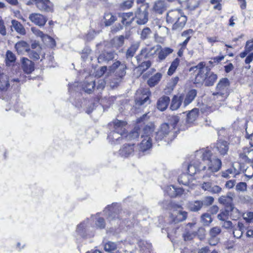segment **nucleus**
<instances>
[{
  "instance_id": "603ef678",
  "label": "nucleus",
  "mask_w": 253,
  "mask_h": 253,
  "mask_svg": "<svg viewBox=\"0 0 253 253\" xmlns=\"http://www.w3.org/2000/svg\"><path fill=\"white\" fill-rule=\"evenodd\" d=\"M179 121V118L178 116H169V125L172 128L174 129Z\"/></svg>"
},
{
  "instance_id": "c03bdc74",
  "label": "nucleus",
  "mask_w": 253,
  "mask_h": 253,
  "mask_svg": "<svg viewBox=\"0 0 253 253\" xmlns=\"http://www.w3.org/2000/svg\"><path fill=\"white\" fill-rule=\"evenodd\" d=\"M16 60V56L11 51L8 50L6 53L5 63L7 66H10V64L14 63Z\"/></svg>"
},
{
  "instance_id": "c85d7f7f",
  "label": "nucleus",
  "mask_w": 253,
  "mask_h": 253,
  "mask_svg": "<svg viewBox=\"0 0 253 253\" xmlns=\"http://www.w3.org/2000/svg\"><path fill=\"white\" fill-rule=\"evenodd\" d=\"M170 99L169 97L167 96H163L160 98L157 103V108L161 111H163L165 110L168 105L169 103Z\"/></svg>"
},
{
  "instance_id": "9b49d317",
  "label": "nucleus",
  "mask_w": 253,
  "mask_h": 253,
  "mask_svg": "<svg viewBox=\"0 0 253 253\" xmlns=\"http://www.w3.org/2000/svg\"><path fill=\"white\" fill-rule=\"evenodd\" d=\"M119 205L117 203L112 204L111 206H108L104 211L105 214L108 215V219L111 221L114 220L116 221L118 220V216L116 217L118 215V211H119Z\"/></svg>"
},
{
  "instance_id": "0e129e2a",
  "label": "nucleus",
  "mask_w": 253,
  "mask_h": 253,
  "mask_svg": "<svg viewBox=\"0 0 253 253\" xmlns=\"http://www.w3.org/2000/svg\"><path fill=\"white\" fill-rule=\"evenodd\" d=\"M0 34L2 36L6 35V28L4 25V21L0 16Z\"/></svg>"
},
{
  "instance_id": "f8f14e48",
  "label": "nucleus",
  "mask_w": 253,
  "mask_h": 253,
  "mask_svg": "<svg viewBox=\"0 0 253 253\" xmlns=\"http://www.w3.org/2000/svg\"><path fill=\"white\" fill-rule=\"evenodd\" d=\"M199 116V109L197 108H194L188 112L187 115L186 126L182 127L181 126L180 129L184 130L188 128L191 125H192L196 121Z\"/></svg>"
},
{
  "instance_id": "f704fd0d",
  "label": "nucleus",
  "mask_w": 253,
  "mask_h": 253,
  "mask_svg": "<svg viewBox=\"0 0 253 253\" xmlns=\"http://www.w3.org/2000/svg\"><path fill=\"white\" fill-rule=\"evenodd\" d=\"M217 79V76L213 72H211L210 70L208 72V76H206V79L204 81L206 86H212Z\"/></svg>"
},
{
  "instance_id": "473e14b6",
  "label": "nucleus",
  "mask_w": 253,
  "mask_h": 253,
  "mask_svg": "<svg viewBox=\"0 0 253 253\" xmlns=\"http://www.w3.org/2000/svg\"><path fill=\"white\" fill-rule=\"evenodd\" d=\"M15 48L19 54H22L24 52H28L29 50L28 44L23 41L17 42L15 45Z\"/></svg>"
},
{
  "instance_id": "e433bc0d",
  "label": "nucleus",
  "mask_w": 253,
  "mask_h": 253,
  "mask_svg": "<svg viewBox=\"0 0 253 253\" xmlns=\"http://www.w3.org/2000/svg\"><path fill=\"white\" fill-rule=\"evenodd\" d=\"M165 8L164 0H158L153 6V10L157 13L162 14Z\"/></svg>"
},
{
  "instance_id": "13d9d810",
  "label": "nucleus",
  "mask_w": 253,
  "mask_h": 253,
  "mask_svg": "<svg viewBox=\"0 0 253 253\" xmlns=\"http://www.w3.org/2000/svg\"><path fill=\"white\" fill-rule=\"evenodd\" d=\"M28 52L29 54V56L31 59L34 60H37L40 58V53L39 51L37 52L34 50H31L29 49Z\"/></svg>"
},
{
  "instance_id": "e2e57ef3",
  "label": "nucleus",
  "mask_w": 253,
  "mask_h": 253,
  "mask_svg": "<svg viewBox=\"0 0 253 253\" xmlns=\"http://www.w3.org/2000/svg\"><path fill=\"white\" fill-rule=\"evenodd\" d=\"M240 158L243 162H250L251 160L248 157V152H246V148L244 149L243 152L241 153L239 155Z\"/></svg>"
},
{
  "instance_id": "72a5a7b5",
  "label": "nucleus",
  "mask_w": 253,
  "mask_h": 253,
  "mask_svg": "<svg viewBox=\"0 0 253 253\" xmlns=\"http://www.w3.org/2000/svg\"><path fill=\"white\" fill-rule=\"evenodd\" d=\"M103 19L105 26H111L117 20L116 16L110 12L105 13Z\"/></svg>"
},
{
  "instance_id": "c756f323",
  "label": "nucleus",
  "mask_w": 253,
  "mask_h": 253,
  "mask_svg": "<svg viewBox=\"0 0 253 253\" xmlns=\"http://www.w3.org/2000/svg\"><path fill=\"white\" fill-rule=\"evenodd\" d=\"M234 195L232 193H228L226 195L222 196L218 199L219 203L224 205L226 208L232 206L233 197Z\"/></svg>"
},
{
  "instance_id": "a19ab883",
  "label": "nucleus",
  "mask_w": 253,
  "mask_h": 253,
  "mask_svg": "<svg viewBox=\"0 0 253 253\" xmlns=\"http://www.w3.org/2000/svg\"><path fill=\"white\" fill-rule=\"evenodd\" d=\"M191 179V176L188 174L182 173L178 177V181L179 184L187 186L189 184Z\"/></svg>"
},
{
  "instance_id": "aec40b11",
  "label": "nucleus",
  "mask_w": 253,
  "mask_h": 253,
  "mask_svg": "<svg viewBox=\"0 0 253 253\" xmlns=\"http://www.w3.org/2000/svg\"><path fill=\"white\" fill-rule=\"evenodd\" d=\"M22 68L23 71L29 74L34 70V64L27 58L23 57L21 59Z\"/></svg>"
},
{
  "instance_id": "393cba45",
  "label": "nucleus",
  "mask_w": 253,
  "mask_h": 253,
  "mask_svg": "<svg viewBox=\"0 0 253 253\" xmlns=\"http://www.w3.org/2000/svg\"><path fill=\"white\" fill-rule=\"evenodd\" d=\"M115 54V53L114 51H104L98 56V62L103 63L112 60L114 58Z\"/></svg>"
},
{
  "instance_id": "c9c22d12",
  "label": "nucleus",
  "mask_w": 253,
  "mask_h": 253,
  "mask_svg": "<svg viewBox=\"0 0 253 253\" xmlns=\"http://www.w3.org/2000/svg\"><path fill=\"white\" fill-rule=\"evenodd\" d=\"M227 211H228L229 216L232 220H236L241 216L240 211L235 208L233 205L228 207Z\"/></svg>"
},
{
  "instance_id": "bf43d9fd",
  "label": "nucleus",
  "mask_w": 253,
  "mask_h": 253,
  "mask_svg": "<svg viewBox=\"0 0 253 253\" xmlns=\"http://www.w3.org/2000/svg\"><path fill=\"white\" fill-rule=\"evenodd\" d=\"M214 201V199L211 196H207L205 197L202 201H201L203 206H209L211 205Z\"/></svg>"
},
{
  "instance_id": "5701e85b",
  "label": "nucleus",
  "mask_w": 253,
  "mask_h": 253,
  "mask_svg": "<svg viewBox=\"0 0 253 253\" xmlns=\"http://www.w3.org/2000/svg\"><path fill=\"white\" fill-rule=\"evenodd\" d=\"M10 79L6 74H1L0 75V90L6 91L10 87Z\"/></svg>"
},
{
  "instance_id": "09e8293b",
  "label": "nucleus",
  "mask_w": 253,
  "mask_h": 253,
  "mask_svg": "<svg viewBox=\"0 0 253 253\" xmlns=\"http://www.w3.org/2000/svg\"><path fill=\"white\" fill-rule=\"evenodd\" d=\"M201 222L204 225H209L212 221L211 215L208 213H205L202 215Z\"/></svg>"
},
{
  "instance_id": "6e6d98bb",
  "label": "nucleus",
  "mask_w": 253,
  "mask_h": 253,
  "mask_svg": "<svg viewBox=\"0 0 253 253\" xmlns=\"http://www.w3.org/2000/svg\"><path fill=\"white\" fill-rule=\"evenodd\" d=\"M229 216V214L228 211H227V208H226L224 211L221 212L217 215V218L221 221V222H222L228 219Z\"/></svg>"
},
{
  "instance_id": "680f3d73",
  "label": "nucleus",
  "mask_w": 253,
  "mask_h": 253,
  "mask_svg": "<svg viewBox=\"0 0 253 253\" xmlns=\"http://www.w3.org/2000/svg\"><path fill=\"white\" fill-rule=\"evenodd\" d=\"M220 224L222 227L227 229H233L234 227L233 226L232 222L231 221L228 220V219L221 222Z\"/></svg>"
},
{
  "instance_id": "49530a36",
  "label": "nucleus",
  "mask_w": 253,
  "mask_h": 253,
  "mask_svg": "<svg viewBox=\"0 0 253 253\" xmlns=\"http://www.w3.org/2000/svg\"><path fill=\"white\" fill-rule=\"evenodd\" d=\"M151 66V62L149 60L144 61L136 66V68L141 71V73L147 70Z\"/></svg>"
},
{
  "instance_id": "dca6fc26",
  "label": "nucleus",
  "mask_w": 253,
  "mask_h": 253,
  "mask_svg": "<svg viewBox=\"0 0 253 253\" xmlns=\"http://www.w3.org/2000/svg\"><path fill=\"white\" fill-rule=\"evenodd\" d=\"M134 144H127L124 145L119 150V154L122 157L126 158L133 155Z\"/></svg>"
},
{
  "instance_id": "bb28decb",
  "label": "nucleus",
  "mask_w": 253,
  "mask_h": 253,
  "mask_svg": "<svg viewBox=\"0 0 253 253\" xmlns=\"http://www.w3.org/2000/svg\"><path fill=\"white\" fill-rule=\"evenodd\" d=\"M11 30L13 31V29L20 35H25L26 30L23 25L19 21L16 20H11Z\"/></svg>"
},
{
  "instance_id": "4d7b16f0",
  "label": "nucleus",
  "mask_w": 253,
  "mask_h": 253,
  "mask_svg": "<svg viewBox=\"0 0 253 253\" xmlns=\"http://www.w3.org/2000/svg\"><path fill=\"white\" fill-rule=\"evenodd\" d=\"M126 64H122V66H121V68L118 69V70L117 71L116 74L117 75L121 78H122L124 77L126 74Z\"/></svg>"
},
{
  "instance_id": "20e7f679",
  "label": "nucleus",
  "mask_w": 253,
  "mask_h": 253,
  "mask_svg": "<svg viewBox=\"0 0 253 253\" xmlns=\"http://www.w3.org/2000/svg\"><path fill=\"white\" fill-rule=\"evenodd\" d=\"M230 86L229 80L226 78L220 79L216 85V92L213 93L214 99L224 100L228 95V88Z\"/></svg>"
},
{
  "instance_id": "b1692460",
  "label": "nucleus",
  "mask_w": 253,
  "mask_h": 253,
  "mask_svg": "<svg viewBox=\"0 0 253 253\" xmlns=\"http://www.w3.org/2000/svg\"><path fill=\"white\" fill-rule=\"evenodd\" d=\"M88 222L89 220L87 219L77 226L76 232L83 238H85L87 236L86 232L87 230Z\"/></svg>"
},
{
  "instance_id": "423d86ee",
  "label": "nucleus",
  "mask_w": 253,
  "mask_h": 253,
  "mask_svg": "<svg viewBox=\"0 0 253 253\" xmlns=\"http://www.w3.org/2000/svg\"><path fill=\"white\" fill-rule=\"evenodd\" d=\"M151 93L149 88H140L136 93L135 99L136 106H142L150 104L149 96Z\"/></svg>"
},
{
  "instance_id": "f03ea898",
  "label": "nucleus",
  "mask_w": 253,
  "mask_h": 253,
  "mask_svg": "<svg viewBox=\"0 0 253 253\" xmlns=\"http://www.w3.org/2000/svg\"><path fill=\"white\" fill-rule=\"evenodd\" d=\"M187 21L186 17L180 9L169 11L167 15V22L173 24L172 29H181Z\"/></svg>"
},
{
  "instance_id": "4468645a",
  "label": "nucleus",
  "mask_w": 253,
  "mask_h": 253,
  "mask_svg": "<svg viewBox=\"0 0 253 253\" xmlns=\"http://www.w3.org/2000/svg\"><path fill=\"white\" fill-rule=\"evenodd\" d=\"M37 7L41 11H51L53 5L49 0H33Z\"/></svg>"
},
{
  "instance_id": "1a4fd4ad",
  "label": "nucleus",
  "mask_w": 253,
  "mask_h": 253,
  "mask_svg": "<svg viewBox=\"0 0 253 253\" xmlns=\"http://www.w3.org/2000/svg\"><path fill=\"white\" fill-rule=\"evenodd\" d=\"M172 128L168 123L163 124L160 127V129L156 133V141L159 142L165 139L169 134L172 133Z\"/></svg>"
},
{
  "instance_id": "2eb2a0df",
  "label": "nucleus",
  "mask_w": 253,
  "mask_h": 253,
  "mask_svg": "<svg viewBox=\"0 0 253 253\" xmlns=\"http://www.w3.org/2000/svg\"><path fill=\"white\" fill-rule=\"evenodd\" d=\"M158 61L162 62L164 61L167 57L172 53L173 50L168 47H162L160 45H157Z\"/></svg>"
},
{
  "instance_id": "58836bf2",
  "label": "nucleus",
  "mask_w": 253,
  "mask_h": 253,
  "mask_svg": "<svg viewBox=\"0 0 253 253\" xmlns=\"http://www.w3.org/2000/svg\"><path fill=\"white\" fill-rule=\"evenodd\" d=\"M138 129L135 127L134 129L126 135H125L124 138L127 140H136L139 136V133L141 134V130L138 131Z\"/></svg>"
},
{
  "instance_id": "8fccbe9b",
  "label": "nucleus",
  "mask_w": 253,
  "mask_h": 253,
  "mask_svg": "<svg viewBox=\"0 0 253 253\" xmlns=\"http://www.w3.org/2000/svg\"><path fill=\"white\" fill-rule=\"evenodd\" d=\"M31 31L36 36L40 37L42 41H43L45 38L50 39L49 37L46 35H44L42 32L35 27L31 28Z\"/></svg>"
},
{
  "instance_id": "a18cd8bd",
  "label": "nucleus",
  "mask_w": 253,
  "mask_h": 253,
  "mask_svg": "<svg viewBox=\"0 0 253 253\" xmlns=\"http://www.w3.org/2000/svg\"><path fill=\"white\" fill-rule=\"evenodd\" d=\"M180 60L178 58H175L171 63L168 71V74L169 76L172 75L177 68Z\"/></svg>"
},
{
  "instance_id": "69168bd1",
  "label": "nucleus",
  "mask_w": 253,
  "mask_h": 253,
  "mask_svg": "<svg viewBox=\"0 0 253 253\" xmlns=\"http://www.w3.org/2000/svg\"><path fill=\"white\" fill-rule=\"evenodd\" d=\"M245 49L249 52L253 50V39L247 41Z\"/></svg>"
},
{
  "instance_id": "0eeeda50",
  "label": "nucleus",
  "mask_w": 253,
  "mask_h": 253,
  "mask_svg": "<svg viewBox=\"0 0 253 253\" xmlns=\"http://www.w3.org/2000/svg\"><path fill=\"white\" fill-rule=\"evenodd\" d=\"M157 52V47H152L151 48H142L140 53L135 57L137 62L139 64L145 59L149 58L154 56Z\"/></svg>"
},
{
  "instance_id": "412c9836",
  "label": "nucleus",
  "mask_w": 253,
  "mask_h": 253,
  "mask_svg": "<svg viewBox=\"0 0 253 253\" xmlns=\"http://www.w3.org/2000/svg\"><path fill=\"white\" fill-rule=\"evenodd\" d=\"M165 192L170 197H175L183 194V190L181 188H176L173 185L168 186Z\"/></svg>"
},
{
  "instance_id": "f3484780",
  "label": "nucleus",
  "mask_w": 253,
  "mask_h": 253,
  "mask_svg": "<svg viewBox=\"0 0 253 253\" xmlns=\"http://www.w3.org/2000/svg\"><path fill=\"white\" fill-rule=\"evenodd\" d=\"M29 19L33 23L39 26H44L47 21L43 15L36 13L31 14Z\"/></svg>"
},
{
  "instance_id": "5fc2aeb1",
  "label": "nucleus",
  "mask_w": 253,
  "mask_h": 253,
  "mask_svg": "<svg viewBox=\"0 0 253 253\" xmlns=\"http://www.w3.org/2000/svg\"><path fill=\"white\" fill-rule=\"evenodd\" d=\"M221 232V230L219 227L216 226L211 229L209 232L210 237L212 238H217Z\"/></svg>"
},
{
  "instance_id": "7c9ffc66",
  "label": "nucleus",
  "mask_w": 253,
  "mask_h": 253,
  "mask_svg": "<svg viewBox=\"0 0 253 253\" xmlns=\"http://www.w3.org/2000/svg\"><path fill=\"white\" fill-rule=\"evenodd\" d=\"M114 130L119 131L123 134H126V123L124 121L116 120L113 122Z\"/></svg>"
},
{
  "instance_id": "052dcab7",
  "label": "nucleus",
  "mask_w": 253,
  "mask_h": 253,
  "mask_svg": "<svg viewBox=\"0 0 253 253\" xmlns=\"http://www.w3.org/2000/svg\"><path fill=\"white\" fill-rule=\"evenodd\" d=\"M195 236L196 234L194 232H187L183 234V237L185 241H189L192 240Z\"/></svg>"
},
{
  "instance_id": "39448f33",
  "label": "nucleus",
  "mask_w": 253,
  "mask_h": 253,
  "mask_svg": "<svg viewBox=\"0 0 253 253\" xmlns=\"http://www.w3.org/2000/svg\"><path fill=\"white\" fill-rule=\"evenodd\" d=\"M196 69L195 71L197 73L195 76V82L196 84H201L204 82L206 79V76H208L210 68L206 67V64L204 62H200L196 66L191 68L190 71Z\"/></svg>"
},
{
  "instance_id": "3c124183",
  "label": "nucleus",
  "mask_w": 253,
  "mask_h": 253,
  "mask_svg": "<svg viewBox=\"0 0 253 253\" xmlns=\"http://www.w3.org/2000/svg\"><path fill=\"white\" fill-rule=\"evenodd\" d=\"M152 32L150 29L148 27H146L144 28L140 33V38L142 40H145L146 39H148L150 35L151 34Z\"/></svg>"
},
{
  "instance_id": "2f4dec72",
  "label": "nucleus",
  "mask_w": 253,
  "mask_h": 253,
  "mask_svg": "<svg viewBox=\"0 0 253 253\" xmlns=\"http://www.w3.org/2000/svg\"><path fill=\"white\" fill-rule=\"evenodd\" d=\"M197 95V90L191 89L186 94L183 101V105L185 107L190 104L195 99Z\"/></svg>"
},
{
  "instance_id": "37998d69",
  "label": "nucleus",
  "mask_w": 253,
  "mask_h": 253,
  "mask_svg": "<svg viewBox=\"0 0 253 253\" xmlns=\"http://www.w3.org/2000/svg\"><path fill=\"white\" fill-rule=\"evenodd\" d=\"M190 211H198L203 207L201 201H195L189 203L188 205Z\"/></svg>"
},
{
  "instance_id": "ddd939ff",
  "label": "nucleus",
  "mask_w": 253,
  "mask_h": 253,
  "mask_svg": "<svg viewBox=\"0 0 253 253\" xmlns=\"http://www.w3.org/2000/svg\"><path fill=\"white\" fill-rule=\"evenodd\" d=\"M125 135L119 132V131L114 130L109 132L108 135V139L111 144L116 145L122 142L124 139Z\"/></svg>"
},
{
  "instance_id": "4c0bfd02",
  "label": "nucleus",
  "mask_w": 253,
  "mask_h": 253,
  "mask_svg": "<svg viewBox=\"0 0 253 253\" xmlns=\"http://www.w3.org/2000/svg\"><path fill=\"white\" fill-rule=\"evenodd\" d=\"M162 75L160 73H157L149 79L147 81L148 84L150 87H153L158 84L161 80Z\"/></svg>"
},
{
  "instance_id": "ea45409f",
  "label": "nucleus",
  "mask_w": 253,
  "mask_h": 253,
  "mask_svg": "<svg viewBox=\"0 0 253 253\" xmlns=\"http://www.w3.org/2000/svg\"><path fill=\"white\" fill-rule=\"evenodd\" d=\"M95 85L94 81L93 80H91V81H89V82L87 80L84 82L82 86L85 92L88 93H90L93 90Z\"/></svg>"
},
{
  "instance_id": "6e6552de",
  "label": "nucleus",
  "mask_w": 253,
  "mask_h": 253,
  "mask_svg": "<svg viewBox=\"0 0 253 253\" xmlns=\"http://www.w3.org/2000/svg\"><path fill=\"white\" fill-rule=\"evenodd\" d=\"M134 17L137 24H145L148 20V12L146 8L144 6L138 8L135 12V16Z\"/></svg>"
},
{
  "instance_id": "a211bd4d",
  "label": "nucleus",
  "mask_w": 253,
  "mask_h": 253,
  "mask_svg": "<svg viewBox=\"0 0 253 253\" xmlns=\"http://www.w3.org/2000/svg\"><path fill=\"white\" fill-rule=\"evenodd\" d=\"M202 188L204 190L208 191L212 194L219 193L222 190L220 187L214 185L210 181L204 182L202 184Z\"/></svg>"
},
{
  "instance_id": "4be33fe9",
  "label": "nucleus",
  "mask_w": 253,
  "mask_h": 253,
  "mask_svg": "<svg viewBox=\"0 0 253 253\" xmlns=\"http://www.w3.org/2000/svg\"><path fill=\"white\" fill-rule=\"evenodd\" d=\"M140 46V42H136L131 44L127 48L126 53V58L127 60L131 59Z\"/></svg>"
},
{
  "instance_id": "7ed1b4c3",
  "label": "nucleus",
  "mask_w": 253,
  "mask_h": 253,
  "mask_svg": "<svg viewBox=\"0 0 253 253\" xmlns=\"http://www.w3.org/2000/svg\"><path fill=\"white\" fill-rule=\"evenodd\" d=\"M154 129V124L152 123H149L141 130V141L139 144L140 151L144 152L151 148L152 146V136Z\"/></svg>"
},
{
  "instance_id": "9d476101",
  "label": "nucleus",
  "mask_w": 253,
  "mask_h": 253,
  "mask_svg": "<svg viewBox=\"0 0 253 253\" xmlns=\"http://www.w3.org/2000/svg\"><path fill=\"white\" fill-rule=\"evenodd\" d=\"M187 217V212L182 210L181 206L174 208L170 214V218L174 223H178L185 220Z\"/></svg>"
},
{
  "instance_id": "774afa93",
  "label": "nucleus",
  "mask_w": 253,
  "mask_h": 253,
  "mask_svg": "<svg viewBox=\"0 0 253 253\" xmlns=\"http://www.w3.org/2000/svg\"><path fill=\"white\" fill-rule=\"evenodd\" d=\"M96 227L99 228H104L105 227V221L103 218L99 217L95 222Z\"/></svg>"
},
{
  "instance_id": "f257e3e1",
  "label": "nucleus",
  "mask_w": 253,
  "mask_h": 253,
  "mask_svg": "<svg viewBox=\"0 0 253 253\" xmlns=\"http://www.w3.org/2000/svg\"><path fill=\"white\" fill-rule=\"evenodd\" d=\"M221 161L208 149H202L195 152V159L192 160L187 167L188 174L192 176L197 171L205 170L206 175H211L218 171L221 168Z\"/></svg>"
},
{
  "instance_id": "de8ad7c7",
  "label": "nucleus",
  "mask_w": 253,
  "mask_h": 253,
  "mask_svg": "<svg viewBox=\"0 0 253 253\" xmlns=\"http://www.w3.org/2000/svg\"><path fill=\"white\" fill-rule=\"evenodd\" d=\"M117 248V245L114 242H108L104 245V250L109 253H113Z\"/></svg>"
},
{
  "instance_id": "79ce46f5",
  "label": "nucleus",
  "mask_w": 253,
  "mask_h": 253,
  "mask_svg": "<svg viewBox=\"0 0 253 253\" xmlns=\"http://www.w3.org/2000/svg\"><path fill=\"white\" fill-rule=\"evenodd\" d=\"M194 34V31L192 29H188L183 31L181 34V37L185 38V40L181 42L183 46L187 45L191 37Z\"/></svg>"
},
{
  "instance_id": "cd10ccee",
  "label": "nucleus",
  "mask_w": 253,
  "mask_h": 253,
  "mask_svg": "<svg viewBox=\"0 0 253 253\" xmlns=\"http://www.w3.org/2000/svg\"><path fill=\"white\" fill-rule=\"evenodd\" d=\"M184 99L183 94H180L178 95H174L171 100L170 108L172 110H176L178 109Z\"/></svg>"
},
{
  "instance_id": "6ab92c4d",
  "label": "nucleus",
  "mask_w": 253,
  "mask_h": 253,
  "mask_svg": "<svg viewBox=\"0 0 253 253\" xmlns=\"http://www.w3.org/2000/svg\"><path fill=\"white\" fill-rule=\"evenodd\" d=\"M215 149L218 152L220 155L224 156L227 154L229 150L228 143L224 140H218L216 143Z\"/></svg>"
},
{
  "instance_id": "338daca9",
  "label": "nucleus",
  "mask_w": 253,
  "mask_h": 253,
  "mask_svg": "<svg viewBox=\"0 0 253 253\" xmlns=\"http://www.w3.org/2000/svg\"><path fill=\"white\" fill-rule=\"evenodd\" d=\"M206 39H207V40L208 42L211 43V45H213L214 43L220 42L219 38L217 36H212V37L208 36V37H207Z\"/></svg>"
},
{
  "instance_id": "864d4df0",
  "label": "nucleus",
  "mask_w": 253,
  "mask_h": 253,
  "mask_svg": "<svg viewBox=\"0 0 253 253\" xmlns=\"http://www.w3.org/2000/svg\"><path fill=\"white\" fill-rule=\"evenodd\" d=\"M125 37L124 36L116 37L113 39L114 44L116 46L121 47L124 44Z\"/></svg>"
},
{
  "instance_id": "a878e982",
  "label": "nucleus",
  "mask_w": 253,
  "mask_h": 253,
  "mask_svg": "<svg viewBox=\"0 0 253 253\" xmlns=\"http://www.w3.org/2000/svg\"><path fill=\"white\" fill-rule=\"evenodd\" d=\"M119 17L122 18V24L125 26L130 25L134 20L132 12L122 13L119 14Z\"/></svg>"
}]
</instances>
